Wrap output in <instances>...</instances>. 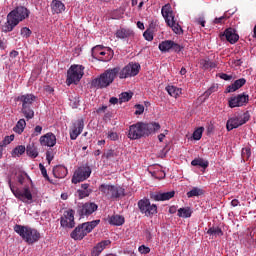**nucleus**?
I'll list each match as a JSON object with an SVG mask.
<instances>
[{
	"instance_id": "f257e3e1",
	"label": "nucleus",
	"mask_w": 256,
	"mask_h": 256,
	"mask_svg": "<svg viewBox=\"0 0 256 256\" xmlns=\"http://www.w3.org/2000/svg\"><path fill=\"white\" fill-rule=\"evenodd\" d=\"M139 71H141V65L133 62H130L122 69L121 67L109 68L99 77L91 81V88L107 89V87L115 81V77H117V75L119 79H129V77H137V75H139Z\"/></svg>"
},
{
	"instance_id": "f03ea898",
	"label": "nucleus",
	"mask_w": 256,
	"mask_h": 256,
	"mask_svg": "<svg viewBox=\"0 0 256 256\" xmlns=\"http://www.w3.org/2000/svg\"><path fill=\"white\" fill-rule=\"evenodd\" d=\"M161 129V125L156 122L152 123H143L138 122L129 127L128 130V139L135 141L137 139H141L142 137H149L151 133H155Z\"/></svg>"
},
{
	"instance_id": "7ed1b4c3",
	"label": "nucleus",
	"mask_w": 256,
	"mask_h": 256,
	"mask_svg": "<svg viewBox=\"0 0 256 256\" xmlns=\"http://www.w3.org/2000/svg\"><path fill=\"white\" fill-rule=\"evenodd\" d=\"M27 17H29V10L23 6L17 7L8 14L7 22L2 26V31H4V33L11 32L19 25L20 21L27 19Z\"/></svg>"
},
{
	"instance_id": "20e7f679",
	"label": "nucleus",
	"mask_w": 256,
	"mask_h": 256,
	"mask_svg": "<svg viewBox=\"0 0 256 256\" xmlns=\"http://www.w3.org/2000/svg\"><path fill=\"white\" fill-rule=\"evenodd\" d=\"M14 231L20 235V237H22V239L28 243V245H33V243H37V241L41 239V233H39L37 229L29 226H21L16 224L14 226Z\"/></svg>"
},
{
	"instance_id": "39448f33",
	"label": "nucleus",
	"mask_w": 256,
	"mask_h": 256,
	"mask_svg": "<svg viewBox=\"0 0 256 256\" xmlns=\"http://www.w3.org/2000/svg\"><path fill=\"white\" fill-rule=\"evenodd\" d=\"M101 223V220H93L90 222H85L81 225H78L70 234L71 239L74 241H81L83 238L87 237L91 231L94 230L97 225Z\"/></svg>"
},
{
	"instance_id": "423d86ee",
	"label": "nucleus",
	"mask_w": 256,
	"mask_h": 256,
	"mask_svg": "<svg viewBox=\"0 0 256 256\" xmlns=\"http://www.w3.org/2000/svg\"><path fill=\"white\" fill-rule=\"evenodd\" d=\"M162 17L165 19L166 25L168 27L172 28V31L176 35H182L183 28H181V25L177 23V20H175V14L173 13V8L171 7V4H166L161 9Z\"/></svg>"
},
{
	"instance_id": "0eeeda50",
	"label": "nucleus",
	"mask_w": 256,
	"mask_h": 256,
	"mask_svg": "<svg viewBox=\"0 0 256 256\" xmlns=\"http://www.w3.org/2000/svg\"><path fill=\"white\" fill-rule=\"evenodd\" d=\"M99 191L107 199H120L125 197V189L121 186H115L111 184H101Z\"/></svg>"
},
{
	"instance_id": "6e6552de",
	"label": "nucleus",
	"mask_w": 256,
	"mask_h": 256,
	"mask_svg": "<svg viewBox=\"0 0 256 256\" xmlns=\"http://www.w3.org/2000/svg\"><path fill=\"white\" fill-rule=\"evenodd\" d=\"M8 185L10 187V191L13 193L16 199H19V201H22L23 203H33V194L31 193L29 186L18 188L17 186L11 184V180L8 181Z\"/></svg>"
},
{
	"instance_id": "1a4fd4ad",
	"label": "nucleus",
	"mask_w": 256,
	"mask_h": 256,
	"mask_svg": "<svg viewBox=\"0 0 256 256\" xmlns=\"http://www.w3.org/2000/svg\"><path fill=\"white\" fill-rule=\"evenodd\" d=\"M84 70L85 67H83L82 65H72L67 71V85L79 83L81 79H83V75H85V73L83 72Z\"/></svg>"
},
{
	"instance_id": "9d476101",
	"label": "nucleus",
	"mask_w": 256,
	"mask_h": 256,
	"mask_svg": "<svg viewBox=\"0 0 256 256\" xmlns=\"http://www.w3.org/2000/svg\"><path fill=\"white\" fill-rule=\"evenodd\" d=\"M251 119V115L249 112H245L243 115L240 116H234L232 118H229L226 123V129L227 131H233V129H237L241 127V125H245L247 121Z\"/></svg>"
},
{
	"instance_id": "9b49d317",
	"label": "nucleus",
	"mask_w": 256,
	"mask_h": 256,
	"mask_svg": "<svg viewBox=\"0 0 256 256\" xmlns=\"http://www.w3.org/2000/svg\"><path fill=\"white\" fill-rule=\"evenodd\" d=\"M89 177H91V167H89V165L87 164L80 166L74 172V175L72 177V183H74V185H77V183L86 181V179H89Z\"/></svg>"
},
{
	"instance_id": "f8f14e48",
	"label": "nucleus",
	"mask_w": 256,
	"mask_h": 256,
	"mask_svg": "<svg viewBox=\"0 0 256 256\" xmlns=\"http://www.w3.org/2000/svg\"><path fill=\"white\" fill-rule=\"evenodd\" d=\"M138 209H140L142 215H145L146 217H151V215H156L157 213V205H151V201L147 198L138 201Z\"/></svg>"
},
{
	"instance_id": "ddd939ff",
	"label": "nucleus",
	"mask_w": 256,
	"mask_h": 256,
	"mask_svg": "<svg viewBox=\"0 0 256 256\" xmlns=\"http://www.w3.org/2000/svg\"><path fill=\"white\" fill-rule=\"evenodd\" d=\"M60 225L68 229L75 227V211L73 209L64 212L63 216L60 218Z\"/></svg>"
},
{
	"instance_id": "4468645a",
	"label": "nucleus",
	"mask_w": 256,
	"mask_h": 256,
	"mask_svg": "<svg viewBox=\"0 0 256 256\" xmlns=\"http://www.w3.org/2000/svg\"><path fill=\"white\" fill-rule=\"evenodd\" d=\"M249 103V95L243 93L233 96L229 99L228 105L231 109L234 107H243Z\"/></svg>"
},
{
	"instance_id": "2eb2a0df",
	"label": "nucleus",
	"mask_w": 256,
	"mask_h": 256,
	"mask_svg": "<svg viewBox=\"0 0 256 256\" xmlns=\"http://www.w3.org/2000/svg\"><path fill=\"white\" fill-rule=\"evenodd\" d=\"M98 206L93 202H86L78 209V215L80 217H89V215H93L95 211H97Z\"/></svg>"
},
{
	"instance_id": "dca6fc26",
	"label": "nucleus",
	"mask_w": 256,
	"mask_h": 256,
	"mask_svg": "<svg viewBox=\"0 0 256 256\" xmlns=\"http://www.w3.org/2000/svg\"><path fill=\"white\" fill-rule=\"evenodd\" d=\"M84 127L85 122L83 121V119L77 120L73 124L72 129L70 130V139L72 141H75V139H77L81 135V133H83Z\"/></svg>"
},
{
	"instance_id": "f3484780",
	"label": "nucleus",
	"mask_w": 256,
	"mask_h": 256,
	"mask_svg": "<svg viewBox=\"0 0 256 256\" xmlns=\"http://www.w3.org/2000/svg\"><path fill=\"white\" fill-rule=\"evenodd\" d=\"M105 48L103 46H95L92 48V57L93 59H97V61H102L104 63H107L108 61H111V52H108V56H101L103 55V50Z\"/></svg>"
},
{
	"instance_id": "a211bd4d",
	"label": "nucleus",
	"mask_w": 256,
	"mask_h": 256,
	"mask_svg": "<svg viewBox=\"0 0 256 256\" xmlns=\"http://www.w3.org/2000/svg\"><path fill=\"white\" fill-rule=\"evenodd\" d=\"M40 144L44 147H55L57 145V137L49 132L40 137Z\"/></svg>"
},
{
	"instance_id": "6ab92c4d",
	"label": "nucleus",
	"mask_w": 256,
	"mask_h": 256,
	"mask_svg": "<svg viewBox=\"0 0 256 256\" xmlns=\"http://www.w3.org/2000/svg\"><path fill=\"white\" fill-rule=\"evenodd\" d=\"M175 197V191L170 192H154L150 194V199L153 201H169Z\"/></svg>"
},
{
	"instance_id": "aec40b11",
	"label": "nucleus",
	"mask_w": 256,
	"mask_h": 256,
	"mask_svg": "<svg viewBox=\"0 0 256 256\" xmlns=\"http://www.w3.org/2000/svg\"><path fill=\"white\" fill-rule=\"evenodd\" d=\"M220 37H225V39L228 41V43H231V45H235V43L239 41V34H237L233 28L226 29L223 34H220Z\"/></svg>"
},
{
	"instance_id": "412c9836",
	"label": "nucleus",
	"mask_w": 256,
	"mask_h": 256,
	"mask_svg": "<svg viewBox=\"0 0 256 256\" xmlns=\"http://www.w3.org/2000/svg\"><path fill=\"white\" fill-rule=\"evenodd\" d=\"M37 99L33 94H25L18 96L17 101H21L22 107H32L33 102Z\"/></svg>"
},
{
	"instance_id": "4be33fe9",
	"label": "nucleus",
	"mask_w": 256,
	"mask_h": 256,
	"mask_svg": "<svg viewBox=\"0 0 256 256\" xmlns=\"http://www.w3.org/2000/svg\"><path fill=\"white\" fill-rule=\"evenodd\" d=\"M247 83V80L245 78H240L238 80H235L233 84L229 85L227 87V93H235L238 89H241L243 85Z\"/></svg>"
},
{
	"instance_id": "5701e85b",
	"label": "nucleus",
	"mask_w": 256,
	"mask_h": 256,
	"mask_svg": "<svg viewBox=\"0 0 256 256\" xmlns=\"http://www.w3.org/2000/svg\"><path fill=\"white\" fill-rule=\"evenodd\" d=\"M67 173V168L63 165H57L53 168V175L56 179H65Z\"/></svg>"
},
{
	"instance_id": "b1692460",
	"label": "nucleus",
	"mask_w": 256,
	"mask_h": 256,
	"mask_svg": "<svg viewBox=\"0 0 256 256\" xmlns=\"http://www.w3.org/2000/svg\"><path fill=\"white\" fill-rule=\"evenodd\" d=\"M51 9L54 15H59V13H63V11H65V4L60 0H53L51 3Z\"/></svg>"
},
{
	"instance_id": "393cba45",
	"label": "nucleus",
	"mask_w": 256,
	"mask_h": 256,
	"mask_svg": "<svg viewBox=\"0 0 256 256\" xmlns=\"http://www.w3.org/2000/svg\"><path fill=\"white\" fill-rule=\"evenodd\" d=\"M110 225H115L116 227H121L125 223V217L121 215H112L108 218Z\"/></svg>"
},
{
	"instance_id": "a878e982",
	"label": "nucleus",
	"mask_w": 256,
	"mask_h": 256,
	"mask_svg": "<svg viewBox=\"0 0 256 256\" xmlns=\"http://www.w3.org/2000/svg\"><path fill=\"white\" fill-rule=\"evenodd\" d=\"M26 153L28 157H31L32 159H36V157H39V151L37 150V147H35V143L30 142L26 147Z\"/></svg>"
},
{
	"instance_id": "bb28decb",
	"label": "nucleus",
	"mask_w": 256,
	"mask_h": 256,
	"mask_svg": "<svg viewBox=\"0 0 256 256\" xmlns=\"http://www.w3.org/2000/svg\"><path fill=\"white\" fill-rule=\"evenodd\" d=\"M172 47H173V40H165L159 44L158 49L162 53H169V51H171Z\"/></svg>"
},
{
	"instance_id": "cd10ccee",
	"label": "nucleus",
	"mask_w": 256,
	"mask_h": 256,
	"mask_svg": "<svg viewBox=\"0 0 256 256\" xmlns=\"http://www.w3.org/2000/svg\"><path fill=\"white\" fill-rule=\"evenodd\" d=\"M188 199L193 197H201V195H205V190L199 187H193L189 192L186 193Z\"/></svg>"
},
{
	"instance_id": "c85d7f7f",
	"label": "nucleus",
	"mask_w": 256,
	"mask_h": 256,
	"mask_svg": "<svg viewBox=\"0 0 256 256\" xmlns=\"http://www.w3.org/2000/svg\"><path fill=\"white\" fill-rule=\"evenodd\" d=\"M193 167H202V169H207L209 167V161L203 158H196L191 161Z\"/></svg>"
},
{
	"instance_id": "c756f323",
	"label": "nucleus",
	"mask_w": 256,
	"mask_h": 256,
	"mask_svg": "<svg viewBox=\"0 0 256 256\" xmlns=\"http://www.w3.org/2000/svg\"><path fill=\"white\" fill-rule=\"evenodd\" d=\"M166 91L170 95V97H174V99H177V97L181 95L183 90L181 88H177V86H167Z\"/></svg>"
},
{
	"instance_id": "7c9ffc66",
	"label": "nucleus",
	"mask_w": 256,
	"mask_h": 256,
	"mask_svg": "<svg viewBox=\"0 0 256 256\" xmlns=\"http://www.w3.org/2000/svg\"><path fill=\"white\" fill-rule=\"evenodd\" d=\"M200 65L202 66V69H215L217 67V64L214 61H211L209 58H204L200 60Z\"/></svg>"
},
{
	"instance_id": "2f4dec72",
	"label": "nucleus",
	"mask_w": 256,
	"mask_h": 256,
	"mask_svg": "<svg viewBox=\"0 0 256 256\" xmlns=\"http://www.w3.org/2000/svg\"><path fill=\"white\" fill-rule=\"evenodd\" d=\"M25 127H27V122H25V119H20L13 128V132L18 133V135H21V133L25 131Z\"/></svg>"
},
{
	"instance_id": "473e14b6",
	"label": "nucleus",
	"mask_w": 256,
	"mask_h": 256,
	"mask_svg": "<svg viewBox=\"0 0 256 256\" xmlns=\"http://www.w3.org/2000/svg\"><path fill=\"white\" fill-rule=\"evenodd\" d=\"M22 113L27 121L35 117V111L31 106L22 107Z\"/></svg>"
},
{
	"instance_id": "72a5a7b5",
	"label": "nucleus",
	"mask_w": 256,
	"mask_h": 256,
	"mask_svg": "<svg viewBox=\"0 0 256 256\" xmlns=\"http://www.w3.org/2000/svg\"><path fill=\"white\" fill-rule=\"evenodd\" d=\"M115 35L117 39H127V37H131V30L120 28L116 31Z\"/></svg>"
},
{
	"instance_id": "f704fd0d",
	"label": "nucleus",
	"mask_w": 256,
	"mask_h": 256,
	"mask_svg": "<svg viewBox=\"0 0 256 256\" xmlns=\"http://www.w3.org/2000/svg\"><path fill=\"white\" fill-rule=\"evenodd\" d=\"M131 99H133V92H122L119 95V103H120V105L122 103H127V102L131 101Z\"/></svg>"
},
{
	"instance_id": "c9c22d12",
	"label": "nucleus",
	"mask_w": 256,
	"mask_h": 256,
	"mask_svg": "<svg viewBox=\"0 0 256 256\" xmlns=\"http://www.w3.org/2000/svg\"><path fill=\"white\" fill-rule=\"evenodd\" d=\"M193 211H191V208L186 207V208H180L178 210V217H183L184 219H189L191 217Z\"/></svg>"
},
{
	"instance_id": "e433bc0d",
	"label": "nucleus",
	"mask_w": 256,
	"mask_h": 256,
	"mask_svg": "<svg viewBox=\"0 0 256 256\" xmlns=\"http://www.w3.org/2000/svg\"><path fill=\"white\" fill-rule=\"evenodd\" d=\"M208 235H214L215 237H223V230L219 227H211L207 231Z\"/></svg>"
},
{
	"instance_id": "4c0bfd02",
	"label": "nucleus",
	"mask_w": 256,
	"mask_h": 256,
	"mask_svg": "<svg viewBox=\"0 0 256 256\" xmlns=\"http://www.w3.org/2000/svg\"><path fill=\"white\" fill-rule=\"evenodd\" d=\"M26 148L24 145H19L17 146L13 151H12V157H19L25 153Z\"/></svg>"
},
{
	"instance_id": "58836bf2",
	"label": "nucleus",
	"mask_w": 256,
	"mask_h": 256,
	"mask_svg": "<svg viewBox=\"0 0 256 256\" xmlns=\"http://www.w3.org/2000/svg\"><path fill=\"white\" fill-rule=\"evenodd\" d=\"M105 159H113L115 157H119V152L116 150H107L106 152H104L103 156Z\"/></svg>"
},
{
	"instance_id": "ea45409f",
	"label": "nucleus",
	"mask_w": 256,
	"mask_h": 256,
	"mask_svg": "<svg viewBox=\"0 0 256 256\" xmlns=\"http://www.w3.org/2000/svg\"><path fill=\"white\" fill-rule=\"evenodd\" d=\"M242 159L243 161H249V158L251 157V148L246 147L242 149Z\"/></svg>"
},
{
	"instance_id": "a19ab883",
	"label": "nucleus",
	"mask_w": 256,
	"mask_h": 256,
	"mask_svg": "<svg viewBox=\"0 0 256 256\" xmlns=\"http://www.w3.org/2000/svg\"><path fill=\"white\" fill-rule=\"evenodd\" d=\"M201 137H203V127H200L193 132L194 141H199Z\"/></svg>"
},
{
	"instance_id": "79ce46f5",
	"label": "nucleus",
	"mask_w": 256,
	"mask_h": 256,
	"mask_svg": "<svg viewBox=\"0 0 256 256\" xmlns=\"http://www.w3.org/2000/svg\"><path fill=\"white\" fill-rule=\"evenodd\" d=\"M15 135L6 136L2 142H0V147H6V145H9L12 141H14Z\"/></svg>"
},
{
	"instance_id": "37998d69",
	"label": "nucleus",
	"mask_w": 256,
	"mask_h": 256,
	"mask_svg": "<svg viewBox=\"0 0 256 256\" xmlns=\"http://www.w3.org/2000/svg\"><path fill=\"white\" fill-rule=\"evenodd\" d=\"M31 33V29H29L28 27H23L20 31V35L24 39H29V37H31Z\"/></svg>"
},
{
	"instance_id": "c03bdc74",
	"label": "nucleus",
	"mask_w": 256,
	"mask_h": 256,
	"mask_svg": "<svg viewBox=\"0 0 256 256\" xmlns=\"http://www.w3.org/2000/svg\"><path fill=\"white\" fill-rule=\"evenodd\" d=\"M25 177H27V179L31 180V178L29 177V175L26 172H22V173L18 174L17 179H18V183H20V185H23L25 183Z\"/></svg>"
},
{
	"instance_id": "a18cd8bd",
	"label": "nucleus",
	"mask_w": 256,
	"mask_h": 256,
	"mask_svg": "<svg viewBox=\"0 0 256 256\" xmlns=\"http://www.w3.org/2000/svg\"><path fill=\"white\" fill-rule=\"evenodd\" d=\"M77 194L79 199H85V197H89V195H91V190H78Z\"/></svg>"
},
{
	"instance_id": "49530a36",
	"label": "nucleus",
	"mask_w": 256,
	"mask_h": 256,
	"mask_svg": "<svg viewBox=\"0 0 256 256\" xmlns=\"http://www.w3.org/2000/svg\"><path fill=\"white\" fill-rule=\"evenodd\" d=\"M39 168H40L41 174L44 177V179L46 181H51L49 179V174H47V169L45 168V166L43 164H39Z\"/></svg>"
},
{
	"instance_id": "de8ad7c7",
	"label": "nucleus",
	"mask_w": 256,
	"mask_h": 256,
	"mask_svg": "<svg viewBox=\"0 0 256 256\" xmlns=\"http://www.w3.org/2000/svg\"><path fill=\"white\" fill-rule=\"evenodd\" d=\"M138 251L141 253V255H147L148 253H151V248L145 245H141L139 246Z\"/></svg>"
},
{
	"instance_id": "09e8293b",
	"label": "nucleus",
	"mask_w": 256,
	"mask_h": 256,
	"mask_svg": "<svg viewBox=\"0 0 256 256\" xmlns=\"http://www.w3.org/2000/svg\"><path fill=\"white\" fill-rule=\"evenodd\" d=\"M107 245H111V241L110 240H104L102 242H99L96 247L98 249H100L101 251H103L105 249V247H107Z\"/></svg>"
},
{
	"instance_id": "8fccbe9b",
	"label": "nucleus",
	"mask_w": 256,
	"mask_h": 256,
	"mask_svg": "<svg viewBox=\"0 0 256 256\" xmlns=\"http://www.w3.org/2000/svg\"><path fill=\"white\" fill-rule=\"evenodd\" d=\"M135 115H143L144 111H145V106L141 105V104H136L135 105Z\"/></svg>"
},
{
	"instance_id": "3c124183",
	"label": "nucleus",
	"mask_w": 256,
	"mask_h": 256,
	"mask_svg": "<svg viewBox=\"0 0 256 256\" xmlns=\"http://www.w3.org/2000/svg\"><path fill=\"white\" fill-rule=\"evenodd\" d=\"M110 141H118L119 140V134L117 132L109 131L107 136Z\"/></svg>"
},
{
	"instance_id": "603ef678",
	"label": "nucleus",
	"mask_w": 256,
	"mask_h": 256,
	"mask_svg": "<svg viewBox=\"0 0 256 256\" xmlns=\"http://www.w3.org/2000/svg\"><path fill=\"white\" fill-rule=\"evenodd\" d=\"M143 37H144V39H146V41H153V33L149 30H146L143 33Z\"/></svg>"
},
{
	"instance_id": "864d4df0",
	"label": "nucleus",
	"mask_w": 256,
	"mask_h": 256,
	"mask_svg": "<svg viewBox=\"0 0 256 256\" xmlns=\"http://www.w3.org/2000/svg\"><path fill=\"white\" fill-rule=\"evenodd\" d=\"M181 49H183V47H181V45L175 43V41L172 42L171 51H174L175 53H180Z\"/></svg>"
},
{
	"instance_id": "5fc2aeb1",
	"label": "nucleus",
	"mask_w": 256,
	"mask_h": 256,
	"mask_svg": "<svg viewBox=\"0 0 256 256\" xmlns=\"http://www.w3.org/2000/svg\"><path fill=\"white\" fill-rule=\"evenodd\" d=\"M43 131V127H41L40 125H37L35 128H34V132H33V137H37L39 135H41V132Z\"/></svg>"
},
{
	"instance_id": "6e6d98bb",
	"label": "nucleus",
	"mask_w": 256,
	"mask_h": 256,
	"mask_svg": "<svg viewBox=\"0 0 256 256\" xmlns=\"http://www.w3.org/2000/svg\"><path fill=\"white\" fill-rule=\"evenodd\" d=\"M103 252V250H101L100 248H98V246H95L91 252L92 256H99L101 255V253Z\"/></svg>"
},
{
	"instance_id": "4d7b16f0",
	"label": "nucleus",
	"mask_w": 256,
	"mask_h": 256,
	"mask_svg": "<svg viewBox=\"0 0 256 256\" xmlns=\"http://www.w3.org/2000/svg\"><path fill=\"white\" fill-rule=\"evenodd\" d=\"M220 79H223L224 81H231L233 79L232 75L221 73L219 74Z\"/></svg>"
},
{
	"instance_id": "13d9d810",
	"label": "nucleus",
	"mask_w": 256,
	"mask_h": 256,
	"mask_svg": "<svg viewBox=\"0 0 256 256\" xmlns=\"http://www.w3.org/2000/svg\"><path fill=\"white\" fill-rule=\"evenodd\" d=\"M223 19H227V13H225L223 16H221L219 18H215L214 23L216 25H219V24L223 23Z\"/></svg>"
},
{
	"instance_id": "bf43d9fd",
	"label": "nucleus",
	"mask_w": 256,
	"mask_h": 256,
	"mask_svg": "<svg viewBox=\"0 0 256 256\" xmlns=\"http://www.w3.org/2000/svg\"><path fill=\"white\" fill-rule=\"evenodd\" d=\"M104 54H100V57H108L109 53H111V59H113V50L111 49H104Z\"/></svg>"
},
{
	"instance_id": "052dcab7",
	"label": "nucleus",
	"mask_w": 256,
	"mask_h": 256,
	"mask_svg": "<svg viewBox=\"0 0 256 256\" xmlns=\"http://www.w3.org/2000/svg\"><path fill=\"white\" fill-rule=\"evenodd\" d=\"M195 23H196L197 25H201V27H205V19H204V18H197V19L195 20Z\"/></svg>"
},
{
	"instance_id": "680f3d73",
	"label": "nucleus",
	"mask_w": 256,
	"mask_h": 256,
	"mask_svg": "<svg viewBox=\"0 0 256 256\" xmlns=\"http://www.w3.org/2000/svg\"><path fill=\"white\" fill-rule=\"evenodd\" d=\"M109 103H111V105H117V103H119V98L111 97Z\"/></svg>"
},
{
	"instance_id": "e2e57ef3",
	"label": "nucleus",
	"mask_w": 256,
	"mask_h": 256,
	"mask_svg": "<svg viewBox=\"0 0 256 256\" xmlns=\"http://www.w3.org/2000/svg\"><path fill=\"white\" fill-rule=\"evenodd\" d=\"M19 56V52L17 51V50H12L11 52H10V57H11V59H15L16 57H18Z\"/></svg>"
},
{
	"instance_id": "0e129e2a",
	"label": "nucleus",
	"mask_w": 256,
	"mask_h": 256,
	"mask_svg": "<svg viewBox=\"0 0 256 256\" xmlns=\"http://www.w3.org/2000/svg\"><path fill=\"white\" fill-rule=\"evenodd\" d=\"M233 63H234V65H235L236 67H241V66L243 65V60H241V59H236V60L233 61Z\"/></svg>"
},
{
	"instance_id": "69168bd1",
	"label": "nucleus",
	"mask_w": 256,
	"mask_h": 256,
	"mask_svg": "<svg viewBox=\"0 0 256 256\" xmlns=\"http://www.w3.org/2000/svg\"><path fill=\"white\" fill-rule=\"evenodd\" d=\"M105 111H107V106H102L96 110V113H105Z\"/></svg>"
},
{
	"instance_id": "338daca9",
	"label": "nucleus",
	"mask_w": 256,
	"mask_h": 256,
	"mask_svg": "<svg viewBox=\"0 0 256 256\" xmlns=\"http://www.w3.org/2000/svg\"><path fill=\"white\" fill-rule=\"evenodd\" d=\"M137 27H138V29H141V31H143V29H145V24H143V22H141V21H138Z\"/></svg>"
},
{
	"instance_id": "774afa93",
	"label": "nucleus",
	"mask_w": 256,
	"mask_h": 256,
	"mask_svg": "<svg viewBox=\"0 0 256 256\" xmlns=\"http://www.w3.org/2000/svg\"><path fill=\"white\" fill-rule=\"evenodd\" d=\"M231 205H232V207H237V206L239 205V200L233 199V200L231 201Z\"/></svg>"
}]
</instances>
